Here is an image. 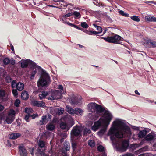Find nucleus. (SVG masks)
<instances>
[{
    "mask_svg": "<svg viewBox=\"0 0 156 156\" xmlns=\"http://www.w3.org/2000/svg\"><path fill=\"white\" fill-rule=\"evenodd\" d=\"M113 145L117 150L121 152L125 151L129 147L127 140L119 141L117 138L130 137L131 135L130 129L122 120L117 119L114 121L108 133Z\"/></svg>",
    "mask_w": 156,
    "mask_h": 156,
    "instance_id": "f257e3e1",
    "label": "nucleus"
},
{
    "mask_svg": "<svg viewBox=\"0 0 156 156\" xmlns=\"http://www.w3.org/2000/svg\"><path fill=\"white\" fill-rule=\"evenodd\" d=\"M39 70L41 71L42 72L41 76L37 82V85L38 87L46 86L50 82V76L42 68L41 69Z\"/></svg>",
    "mask_w": 156,
    "mask_h": 156,
    "instance_id": "f03ea898",
    "label": "nucleus"
},
{
    "mask_svg": "<svg viewBox=\"0 0 156 156\" xmlns=\"http://www.w3.org/2000/svg\"><path fill=\"white\" fill-rule=\"evenodd\" d=\"M102 112H104V114L100 119L105 127H107L113 118V116L109 111L105 110V109Z\"/></svg>",
    "mask_w": 156,
    "mask_h": 156,
    "instance_id": "7ed1b4c3",
    "label": "nucleus"
},
{
    "mask_svg": "<svg viewBox=\"0 0 156 156\" xmlns=\"http://www.w3.org/2000/svg\"><path fill=\"white\" fill-rule=\"evenodd\" d=\"M87 106L89 111L93 113H94L96 111L97 112L102 113L104 110V109L101 105L94 102H90L88 104Z\"/></svg>",
    "mask_w": 156,
    "mask_h": 156,
    "instance_id": "20e7f679",
    "label": "nucleus"
},
{
    "mask_svg": "<svg viewBox=\"0 0 156 156\" xmlns=\"http://www.w3.org/2000/svg\"><path fill=\"white\" fill-rule=\"evenodd\" d=\"M101 38L103 39L105 41L108 43L120 44H121L119 43V41L120 40L122 41L123 39V38L121 36L114 33L112 35L108 37H101Z\"/></svg>",
    "mask_w": 156,
    "mask_h": 156,
    "instance_id": "39448f33",
    "label": "nucleus"
},
{
    "mask_svg": "<svg viewBox=\"0 0 156 156\" xmlns=\"http://www.w3.org/2000/svg\"><path fill=\"white\" fill-rule=\"evenodd\" d=\"M28 65L34 69L37 68L38 69H41V68L40 66L37 65L34 62L30 59H27L23 60L21 62V66L23 68H26Z\"/></svg>",
    "mask_w": 156,
    "mask_h": 156,
    "instance_id": "423d86ee",
    "label": "nucleus"
},
{
    "mask_svg": "<svg viewBox=\"0 0 156 156\" xmlns=\"http://www.w3.org/2000/svg\"><path fill=\"white\" fill-rule=\"evenodd\" d=\"M16 111L13 109L9 110L7 116H6L5 121L8 124L11 123L15 119Z\"/></svg>",
    "mask_w": 156,
    "mask_h": 156,
    "instance_id": "0eeeda50",
    "label": "nucleus"
},
{
    "mask_svg": "<svg viewBox=\"0 0 156 156\" xmlns=\"http://www.w3.org/2000/svg\"><path fill=\"white\" fill-rule=\"evenodd\" d=\"M62 92L58 90L53 91L51 92V95L48 98V100H54L61 98Z\"/></svg>",
    "mask_w": 156,
    "mask_h": 156,
    "instance_id": "6e6552de",
    "label": "nucleus"
},
{
    "mask_svg": "<svg viewBox=\"0 0 156 156\" xmlns=\"http://www.w3.org/2000/svg\"><path fill=\"white\" fill-rule=\"evenodd\" d=\"M11 86L13 89L16 87V89L19 91H22L24 88V85L23 83L21 82L17 83L16 81L15 80L11 82Z\"/></svg>",
    "mask_w": 156,
    "mask_h": 156,
    "instance_id": "1a4fd4ad",
    "label": "nucleus"
},
{
    "mask_svg": "<svg viewBox=\"0 0 156 156\" xmlns=\"http://www.w3.org/2000/svg\"><path fill=\"white\" fill-rule=\"evenodd\" d=\"M82 99L81 97H76L73 96L70 99L69 102L73 105H77L80 104Z\"/></svg>",
    "mask_w": 156,
    "mask_h": 156,
    "instance_id": "9d476101",
    "label": "nucleus"
},
{
    "mask_svg": "<svg viewBox=\"0 0 156 156\" xmlns=\"http://www.w3.org/2000/svg\"><path fill=\"white\" fill-rule=\"evenodd\" d=\"M103 126L105 127L102 123V120L100 119L94 122V125L92 127V129L94 131H96L100 127Z\"/></svg>",
    "mask_w": 156,
    "mask_h": 156,
    "instance_id": "9b49d317",
    "label": "nucleus"
},
{
    "mask_svg": "<svg viewBox=\"0 0 156 156\" xmlns=\"http://www.w3.org/2000/svg\"><path fill=\"white\" fill-rule=\"evenodd\" d=\"M38 146L39 147L37 149L38 152L41 154L45 153L44 151L45 146L44 142L42 141H39L38 143Z\"/></svg>",
    "mask_w": 156,
    "mask_h": 156,
    "instance_id": "f8f14e48",
    "label": "nucleus"
},
{
    "mask_svg": "<svg viewBox=\"0 0 156 156\" xmlns=\"http://www.w3.org/2000/svg\"><path fill=\"white\" fill-rule=\"evenodd\" d=\"M31 104L34 106L44 108L45 107L44 102L42 101L36 100L32 101H31Z\"/></svg>",
    "mask_w": 156,
    "mask_h": 156,
    "instance_id": "ddd939ff",
    "label": "nucleus"
},
{
    "mask_svg": "<svg viewBox=\"0 0 156 156\" xmlns=\"http://www.w3.org/2000/svg\"><path fill=\"white\" fill-rule=\"evenodd\" d=\"M156 138V135L152 132L146 136L145 138V140L148 142L153 141Z\"/></svg>",
    "mask_w": 156,
    "mask_h": 156,
    "instance_id": "4468645a",
    "label": "nucleus"
},
{
    "mask_svg": "<svg viewBox=\"0 0 156 156\" xmlns=\"http://www.w3.org/2000/svg\"><path fill=\"white\" fill-rule=\"evenodd\" d=\"M80 127L78 126H76L73 128L71 134L73 136H77L80 134Z\"/></svg>",
    "mask_w": 156,
    "mask_h": 156,
    "instance_id": "2eb2a0df",
    "label": "nucleus"
},
{
    "mask_svg": "<svg viewBox=\"0 0 156 156\" xmlns=\"http://www.w3.org/2000/svg\"><path fill=\"white\" fill-rule=\"evenodd\" d=\"M20 155L21 156H27V152L25 147L22 146H19Z\"/></svg>",
    "mask_w": 156,
    "mask_h": 156,
    "instance_id": "dca6fc26",
    "label": "nucleus"
},
{
    "mask_svg": "<svg viewBox=\"0 0 156 156\" xmlns=\"http://www.w3.org/2000/svg\"><path fill=\"white\" fill-rule=\"evenodd\" d=\"M147 43L148 44L147 46V48H154L156 47V42L151 40H148L147 41Z\"/></svg>",
    "mask_w": 156,
    "mask_h": 156,
    "instance_id": "f3484780",
    "label": "nucleus"
},
{
    "mask_svg": "<svg viewBox=\"0 0 156 156\" xmlns=\"http://www.w3.org/2000/svg\"><path fill=\"white\" fill-rule=\"evenodd\" d=\"M145 20L147 21L156 22V17L151 15L146 16L145 17Z\"/></svg>",
    "mask_w": 156,
    "mask_h": 156,
    "instance_id": "a211bd4d",
    "label": "nucleus"
},
{
    "mask_svg": "<svg viewBox=\"0 0 156 156\" xmlns=\"http://www.w3.org/2000/svg\"><path fill=\"white\" fill-rule=\"evenodd\" d=\"M66 111L69 114L72 115H74L75 114V109L73 108L70 107L68 106H66Z\"/></svg>",
    "mask_w": 156,
    "mask_h": 156,
    "instance_id": "6ab92c4d",
    "label": "nucleus"
},
{
    "mask_svg": "<svg viewBox=\"0 0 156 156\" xmlns=\"http://www.w3.org/2000/svg\"><path fill=\"white\" fill-rule=\"evenodd\" d=\"M147 133V131L143 130L140 131L137 134L138 136L140 138H142L145 136Z\"/></svg>",
    "mask_w": 156,
    "mask_h": 156,
    "instance_id": "aec40b11",
    "label": "nucleus"
},
{
    "mask_svg": "<svg viewBox=\"0 0 156 156\" xmlns=\"http://www.w3.org/2000/svg\"><path fill=\"white\" fill-rule=\"evenodd\" d=\"M60 128L62 129L68 131L69 130V128L68 127L66 123L62 122L60 124Z\"/></svg>",
    "mask_w": 156,
    "mask_h": 156,
    "instance_id": "412c9836",
    "label": "nucleus"
},
{
    "mask_svg": "<svg viewBox=\"0 0 156 156\" xmlns=\"http://www.w3.org/2000/svg\"><path fill=\"white\" fill-rule=\"evenodd\" d=\"M20 134L19 133H14L9 134V136L10 139H15L20 137Z\"/></svg>",
    "mask_w": 156,
    "mask_h": 156,
    "instance_id": "4be33fe9",
    "label": "nucleus"
},
{
    "mask_svg": "<svg viewBox=\"0 0 156 156\" xmlns=\"http://www.w3.org/2000/svg\"><path fill=\"white\" fill-rule=\"evenodd\" d=\"M55 126L51 123H49L46 126V129L51 131L54 130L55 128Z\"/></svg>",
    "mask_w": 156,
    "mask_h": 156,
    "instance_id": "5701e85b",
    "label": "nucleus"
},
{
    "mask_svg": "<svg viewBox=\"0 0 156 156\" xmlns=\"http://www.w3.org/2000/svg\"><path fill=\"white\" fill-rule=\"evenodd\" d=\"M88 117L93 121H95L97 119L98 116L95 115L94 113H90L88 115Z\"/></svg>",
    "mask_w": 156,
    "mask_h": 156,
    "instance_id": "b1692460",
    "label": "nucleus"
},
{
    "mask_svg": "<svg viewBox=\"0 0 156 156\" xmlns=\"http://www.w3.org/2000/svg\"><path fill=\"white\" fill-rule=\"evenodd\" d=\"M46 116H42L41 119L40 120L39 122V124L41 125L44 124H46L48 121V120L47 119H46L47 121H46Z\"/></svg>",
    "mask_w": 156,
    "mask_h": 156,
    "instance_id": "393cba45",
    "label": "nucleus"
},
{
    "mask_svg": "<svg viewBox=\"0 0 156 156\" xmlns=\"http://www.w3.org/2000/svg\"><path fill=\"white\" fill-rule=\"evenodd\" d=\"M21 97L23 100H27L29 98L27 92L25 91H23L21 94Z\"/></svg>",
    "mask_w": 156,
    "mask_h": 156,
    "instance_id": "a878e982",
    "label": "nucleus"
},
{
    "mask_svg": "<svg viewBox=\"0 0 156 156\" xmlns=\"http://www.w3.org/2000/svg\"><path fill=\"white\" fill-rule=\"evenodd\" d=\"M48 92L45 91H43L41 93L39 94V96L40 100H42L45 98L48 95Z\"/></svg>",
    "mask_w": 156,
    "mask_h": 156,
    "instance_id": "bb28decb",
    "label": "nucleus"
},
{
    "mask_svg": "<svg viewBox=\"0 0 156 156\" xmlns=\"http://www.w3.org/2000/svg\"><path fill=\"white\" fill-rule=\"evenodd\" d=\"M75 114L78 116L79 115H82L83 112L82 109L78 108H75Z\"/></svg>",
    "mask_w": 156,
    "mask_h": 156,
    "instance_id": "cd10ccee",
    "label": "nucleus"
},
{
    "mask_svg": "<svg viewBox=\"0 0 156 156\" xmlns=\"http://www.w3.org/2000/svg\"><path fill=\"white\" fill-rule=\"evenodd\" d=\"M7 98V95L5 94V91L3 90H0V99L5 100Z\"/></svg>",
    "mask_w": 156,
    "mask_h": 156,
    "instance_id": "c85d7f7f",
    "label": "nucleus"
},
{
    "mask_svg": "<svg viewBox=\"0 0 156 156\" xmlns=\"http://www.w3.org/2000/svg\"><path fill=\"white\" fill-rule=\"evenodd\" d=\"M72 14L74 16V18L76 19H79L81 16L80 12L77 11H74Z\"/></svg>",
    "mask_w": 156,
    "mask_h": 156,
    "instance_id": "c756f323",
    "label": "nucleus"
},
{
    "mask_svg": "<svg viewBox=\"0 0 156 156\" xmlns=\"http://www.w3.org/2000/svg\"><path fill=\"white\" fill-rule=\"evenodd\" d=\"M102 127V128L98 132V134L99 136H102L106 130L107 127H105L104 126H103Z\"/></svg>",
    "mask_w": 156,
    "mask_h": 156,
    "instance_id": "7c9ffc66",
    "label": "nucleus"
},
{
    "mask_svg": "<svg viewBox=\"0 0 156 156\" xmlns=\"http://www.w3.org/2000/svg\"><path fill=\"white\" fill-rule=\"evenodd\" d=\"M55 112H57V114L59 115H62L64 112V109L63 108H58L56 109Z\"/></svg>",
    "mask_w": 156,
    "mask_h": 156,
    "instance_id": "2f4dec72",
    "label": "nucleus"
},
{
    "mask_svg": "<svg viewBox=\"0 0 156 156\" xmlns=\"http://www.w3.org/2000/svg\"><path fill=\"white\" fill-rule=\"evenodd\" d=\"M88 144L91 147H94L95 145V143L94 140H90L88 141Z\"/></svg>",
    "mask_w": 156,
    "mask_h": 156,
    "instance_id": "473e14b6",
    "label": "nucleus"
},
{
    "mask_svg": "<svg viewBox=\"0 0 156 156\" xmlns=\"http://www.w3.org/2000/svg\"><path fill=\"white\" fill-rule=\"evenodd\" d=\"M5 115L4 112H0V124L2 123V120H5Z\"/></svg>",
    "mask_w": 156,
    "mask_h": 156,
    "instance_id": "72a5a7b5",
    "label": "nucleus"
},
{
    "mask_svg": "<svg viewBox=\"0 0 156 156\" xmlns=\"http://www.w3.org/2000/svg\"><path fill=\"white\" fill-rule=\"evenodd\" d=\"M130 18L132 20L137 22H139L140 21L139 17L135 15L132 16Z\"/></svg>",
    "mask_w": 156,
    "mask_h": 156,
    "instance_id": "f704fd0d",
    "label": "nucleus"
},
{
    "mask_svg": "<svg viewBox=\"0 0 156 156\" xmlns=\"http://www.w3.org/2000/svg\"><path fill=\"white\" fill-rule=\"evenodd\" d=\"M25 112L27 113V115H30L33 112V110L31 108H26L25 109Z\"/></svg>",
    "mask_w": 156,
    "mask_h": 156,
    "instance_id": "c9c22d12",
    "label": "nucleus"
},
{
    "mask_svg": "<svg viewBox=\"0 0 156 156\" xmlns=\"http://www.w3.org/2000/svg\"><path fill=\"white\" fill-rule=\"evenodd\" d=\"M30 76V79L31 80L33 79L35 77V75L37 73V71L36 70H33L31 72Z\"/></svg>",
    "mask_w": 156,
    "mask_h": 156,
    "instance_id": "e433bc0d",
    "label": "nucleus"
},
{
    "mask_svg": "<svg viewBox=\"0 0 156 156\" xmlns=\"http://www.w3.org/2000/svg\"><path fill=\"white\" fill-rule=\"evenodd\" d=\"M119 14L121 15L122 16H123L125 17H129V14L125 13V12L122 10H120L119 11Z\"/></svg>",
    "mask_w": 156,
    "mask_h": 156,
    "instance_id": "4c0bfd02",
    "label": "nucleus"
},
{
    "mask_svg": "<svg viewBox=\"0 0 156 156\" xmlns=\"http://www.w3.org/2000/svg\"><path fill=\"white\" fill-rule=\"evenodd\" d=\"M54 2H62L64 3L65 5H64L63 6L64 7H66L67 5H70V3L67 4V3L64 0H52Z\"/></svg>",
    "mask_w": 156,
    "mask_h": 156,
    "instance_id": "58836bf2",
    "label": "nucleus"
},
{
    "mask_svg": "<svg viewBox=\"0 0 156 156\" xmlns=\"http://www.w3.org/2000/svg\"><path fill=\"white\" fill-rule=\"evenodd\" d=\"M91 132V131L90 129L85 128L83 131V135H86V134L90 133Z\"/></svg>",
    "mask_w": 156,
    "mask_h": 156,
    "instance_id": "ea45409f",
    "label": "nucleus"
},
{
    "mask_svg": "<svg viewBox=\"0 0 156 156\" xmlns=\"http://www.w3.org/2000/svg\"><path fill=\"white\" fill-rule=\"evenodd\" d=\"M64 147L65 148L66 151H69L70 150V147L69 146V144L66 142L64 144Z\"/></svg>",
    "mask_w": 156,
    "mask_h": 156,
    "instance_id": "a19ab883",
    "label": "nucleus"
},
{
    "mask_svg": "<svg viewBox=\"0 0 156 156\" xmlns=\"http://www.w3.org/2000/svg\"><path fill=\"white\" fill-rule=\"evenodd\" d=\"M93 25L94 27H95L98 30V32H99V34L102 32V29L101 28V27L97 26L95 24H93Z\"/></svg>",
    "mask_w": 156,
    "mask_h": 156,
    "instance_id": "79ce46f5",
    "label": "nucleus"
},
{
    "mask_svg": "<svg viewBox=\"0 0 156 156\" xmlns=\"http://www.w3.org/2000/svg\"><path fill=\"white\" fill-rule=\"evenodd\" d=\"M81 26L84 28H87L89 26L85 22H82L81 23Z\"/></svg>",
    "mask_w": 156,
    "mask_h": 156,
    "instance_id": "37998d69",
    "label": "nucleus"
},
{
    "mask_svg": "<svg viewBox=\"0 0 156 156\" xmlns=\"http://www.w3.org/2000/svg\"><path fill=\"white\" fill-rule=\"evenodd\" d=\"M17 89H13L12 90V93L15 97H17L18 95Z\"/></svg>",
    "mask_w": 156,
    "mask_h": 156,
    "instance_id": "c03bdc74",
    "label": "nucleus"
},
{
    "mask_svg": "<svg viewBox=\"0 0 156 156\" xmlns=\"http://www.w3.org/2000/svg\"><path fill=\"white\" fill-rule=\"evenodd\" d=\"M20 101L18 99H17L15 101V103H14V105L16 107H19L20 104Z\"/></svg>",
    "mask_w": 156,
    "mask_h": 156,
    "instance_id": "a18cd8bd",
    "label": "nucleus"
},
{
    "mask_svg": "<svg viewBox=\"0 0 156 156\" xmlns=\"http://www.w3.org/2000/svg\"><path fill=\"white\" fill-rule=\"evenodd\" d=\"M66 24L68 25L69 26H71L72 27H74V28H77V29H80V28L79 27H77L76 25L74 24H72L69 22H67Z\"/></svg>",
    "mask_w": 156,
    "mask_h": 156,
    "instance_id": "49530a36",
    "label": "nucleus"
},
{
    "mask_svg": "<svg viewBox=\"0 0 156 156\" xmlns=\"http://www.w3.org/2000/svg\"><path fill=\"white\" fill-rule=\"evenodd\" d=\"M3 62L4 65H6L9 63L10 60L8 58H5L4 59Z\"/></svg>",
    "mask_w": 156,
    "mask_h": 156,
    "instance_id": "de8ad7c7",
    "label": "nucleus"
},
{
    "mask_svg": "<svg viewBox=\"0 0 156 156\" xmlns=\"http://www.w3.org/2000/svg\"><path fill=\"white\" fill-rule=\"evenodd\" d=\"M73 15V14L72 13L69 12L68 13L63 15V17H64L65 19H66L68 17H69Z\"/></svg>",
    "mask_w": 156,
    "mask_h": 156,
    "instance_id": "09e8293b",
    "label": "nucleus"
},
{
    "mask_svg": "<svg viewBox=\"0 0 156 156\" xmlns=\"http://www.w3.org/2000/svg\"><path fill=\"white\" fill-rule=\"evenodd\" d=\"M104 147L101 145L97 147V149L99 151L102 152L103 151Z\"/></svg>",
    "mask_w": 156,
    "mask_h": 156,
    "instance_id": "8fccbe9b",
    "label": "nucleus"
},
{
    "mask_svg": "<svg viewBox=\"0 0 156 156\" xmlns=\"http://www.w3.org/2000/svg\"><path fill=\"white\" fill-rule=\"evenodd\" d=\"M77 145V144L75 142H73L72 143V146L73 149L74 151H75L76 149V148Z\"/></svg>",
    "mask_w": 156,
    "mask_h": 156,
    "instance_id": "3c124183",
    "label": "nucleus"
},
{
    "mask_svg": "<svg viewBox=\"0 0 156 156\" xmlns=\"http://www.w3.org/2000/svg\"><path fill=\"white\" fill-rule=\"evenodd\" d=\"M90 35H92L93 34L96 35L97 34H99V32H97V31H93V30H90Z\"/></svg>",
    "mask_w": 156,
    "mask_h": 156,
    "instance_id": "603ef678",
    "label": "nucleus"
},
{
    "mask_svg": "<svg viewBox=\"0 0 156 156\" xmlns=\"http://www.w3.org/2000/svg\"><path fill=\"white\" fill-rule=\"evenodd\" d=\"M30 117V115H27L25 116L24 119L27 122H29V118Z\"/></svg>",
    "mask_w": 156,
    "mask_h": 156,
    "instance_id": "864d4df0",
    "label": "nucleus"
},
{
    "mask_svg": "<svg viewBox=\"0 0 156 156\" xmlns=\"http://www.w3.org/2000/svg\"><path fill=\"white\" fill-rule=\"evenodd\" d=\"M58 89L61 90L60 91H62V93H64L63 87L62 85H59L58 86Z\"/></svg>",
    "mask_w": 156,
    "mask_h": 156,
    "instance_id": "5fc2aeb1",
    "label": "nucleus"
},
{
    "mask_svg": "<svg viewBox=\"0 0 156 156\" xmlns=\"http://www.w3.org/2000/svg\"><path fill=\"white\" fill-rule=\"evenodd\" d=\"M29 151L30 152V154L33 155L34 154V149L33 148H30L29 149Z\"/></svg>",
    "mask_w": 156,
    "mask_h": 156,
    "instance_id": "6e6d98bb",
    "label": "nucleus"
},
{
    "mask_svg": "<svg viewBox=\"0 0 156 156\" xmlns=\"http://www.w3.org/2000/svg\"><path fill=\"white\" fill-rule=\"evenodd\" d=\"M15 60L13 59V58H11L10 60L9 63H11V64L12 65H14L15 64Z\"/></svg>",
    "mask_w": 156,
    "mask_h": 156,
    "instance_id": "4d7b16f0",
    "label": "nucleus"
},
{
    "mask_svg": "<svg viewBox=\"0 0 156 156\" xmlns=\"http://www.w3.org/2000/svg\"><path fill=\"white\" fill-rule=\"evenodd\" d=\"M66 19H64V17H63V15L62 17L61 18V20L64 23H66L67 22L65 21Z\"/></svg>",
    "mask_w": 156,
    "mask_h": 156,
    "instance_id": "13d9d810",
    "label": "nucleus"
},
{
    "mask_svg": "<svg viewBox=\"0 0 156 156\" xmlns=\"http://www.w3.org/2000/svg\"><path fill=\"white\" fill-rule=\"evenodd\" d=\"M5 143H6V144L8 145V146L9 147H11V144L10 142V141L8 140H7V141H6V142H5Z\"/></svg>",
    "mask_w": 156,
    "mask_h": 156,
    "instance_id": "bf43d9fd",
    "label": "nucleus"
},
{
    "mask_svg": "<svg viewBox=\"0 0 156 156\" xmlns=\"http://www.w3.org/2000/svg\"><path fill=\"white\" fill-rule=\"evenodd\" d=\"M30 117H31L33 119H34L36 117H37V114H34L32 115H31L30 114Z\"/></svg>",
    "mask_w": 156,
    "mask_h": 156,
    "instance_id": "052dcab7",
    "label": "nucleus"
},
{
    "mask_svg": "<svg viewBox=\"0 0 156 156\" xmlns=\"http://www.w3.org/2000/svg\"><path fill=\"white\" fill-rule=\"evenodd\" d=\"M83 31L85 33H87L89 35H90V31H88V30H83Z\"/></svg>",
    "mask_w": 156,
    "mask_h": 156,
    "instance_id": "680f3d73",
    "label": "nucleus"
},
{
    "mask_svg": "<svg viewBox=\"0 0 156 156\" xmlns=\"http://www.w3.org/2000/svg\"><path fill=\"white\" fill-rule=\"evenodd\" d=\"M4 106L1 105H0V111H2L4 109Z\"/></svg>",
    "mask_w": 156,
    "mask_h": 156,
    "instance_id": "e2e57ef3",
    "label": "nucleus"
},
{
    "mask_svg": "<svg viewBox=\"0 0 156 156\" xmlns=\"http://www.w3.org/2000/svg\"><path fill=\"white\" fill-rule=\"evenodd\" d=\"M146 3H151L152 4H155V2L153 1H147L146 2H145Z\"/></svg>",
    "mask_w": 156,
    "mask_h": 156,
    "instance_id": "0e129e2a",
    "label": "nucleus"
},
{
    "mask_svg": "<svg viewBox=\"0 0 156 156\" xmlns=\"http://www.w3.org/2000/svg\"><path fill=\"white\" fill-rule=\"evenodd\" d=\"M51 116L50 115H48V118H47V119H46V121H47L46 119H47L48 121L49 119H51Z\"/></svg>",
    "mask_w": 156,
    "mask_h": 156,
    "instance_id": "69168bd1",
    "label": "nucleus"
},
{
    "mask_svg": "<svg viewBox=\"0 0 156 156\" xmlns=\"http://www.w3.org/2000/svg\"><path fill=\"white\" fill-rule=\"evenodd\" d=\"M10 46L11 47V50L12 51H14V47L12 45V44H10Z\"/></svg>",
    "mask_w": 156,
    "mask_h": 156,
    "instance_id": "338daca9",
    "label": "nucleus"
},
{
    "mask_svg": "<svg viewBox=\"0 0 156 156\" xmlns=\"http://www.w3.org/2000/svg\"><path fill=\"white\" fill-rule=\"evenodd\" d=\"M147 101L149 102L150 103H152L154 102V101L153 100H150V99H147V100H146Z\"/></svg>",
    "mask_w": 156,
    "mask_h": 156,
    "instance_id": "774afa93",
    "label": "nucleus"
}]
</instances>
